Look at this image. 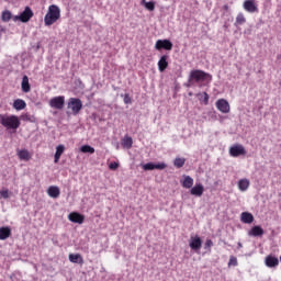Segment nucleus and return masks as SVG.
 Masks as SVG:
<instances>
[{
	"instance_id": "c9c22d12",
	"label": "nucleus",
	"mask_w": 281,
	"mask_h": 281,
	"mask_svg": "<svg viewBox=\"0 0 281 281\" xmlns=\"http://www.w3.org/2000/svg\"><path fill=\"white\" fill-rule=\"evenodd\" d=\"M237 267L238 266V260L235 256H231V259H228V267Z\"/></svg>"
},
{
	"instance_id": "a878e982",
	"label": "nucleus",
	"mask_w": 281,
	"mask_h": 281,
	"mask_svg": "<svg viewBox=\"0 0 281 281\" xmlns=\"http://www.w3.org/2000/svg\"><path fill=\"white\" fill-rule=\"evenodd\" d=\"M18 156H19V159L23 161H30L31 159V155L27 149L19 150Z\"/></svg>"
},
{
	"instance_id": "4468645a",
	"label": "nucleus",
	"mask_w": 281,
	"mask_h": 281,
	"mask_svg": "<svg viewBox=\"0 0 281 281\" xmlns=\"http://www.w3.org/2000/svg\"><path fill=\"white\" fill-rule=\"evenodd\" d=\"M244 10L250 14H254L255 12H258V7L252 0H246L244 1Z\"/></svg>"
},
{
	"instance_id": "c85d7f7f",
	"label": "nucleus",
	"mask_w": 281,
	"mask_h": 281,
	"mask_svg": "<svg viewBox=\"0 0 281 281\" xmlns=\"http://www.w3.org/2000/svg\"><path fill=\"white\" fill-rule=\"evenodd\" d=\"M11 20L13 21V15L11 11L4 10L1 14V21H3V23H9V21Z\"/></svg>"
},
{
	"instance_id": "9b49d317",
	"label": "nucleus",
	"mask_w": 281,
	"mask_h": 281,
	"mask_svg": "<svg viewBox=\"0 0 281 281\" xmlns=\"http://www.w3.org/2000/svg\"><path fill=\"white\" fill-rule=\"evenodd\" d=\"M167 168V165L165 162H158V164H154V162H148L143 165V169L144 171H154V170H165Z\"/></svg>"
},
{
	"instance_id": "6ab92c4d",
	"label": "nucleus",
	"mask_w": 281,
	"mask_h": 281,
	"mask_svg": "<svg viewBox=\"0 0 281 281\" xmlns=\"http://www.w3.org/2000/svg\"><path fill=\"white\" fill-rule=\"evenodd\" d=\"M26 102L23 99H16L13 102V109L18 112L25 110Z\"/></svg>"
},
{
	"instance_id": "473e14b6",
	"label": "nucleus",
	"mask_w": 281,
	"mask_h": 281,
	"mask_svg": "<svg viewBox=\"0 0 281 281\" xmlns=\"http://www.w3.org/2000/svg\"><path fill=\"white\" fill-rule=\"evenodd\" d=\"M80 151L82 154L93 155L95 153V149L90 145H83V146H81Z\"/></svg>"
},
{
	"instance_id": "1a4fd4ad",
	"label": "nucleus",
	"mask_w": 281,
	"mask_h": 281,
	"mask_svg": "<svg viewBox=\"0 0 281 281\" xmlns=\"http://www.w3.org/2000/svg\"><path fill=\"white\" fill-rule=\"evenodd\" d=\"M215 106H217V111L222 112V114H228L231 112L229 102L225 99L217 100Z\"/></svg>"
},
{
	"instance_id": "39448f33",
	"label": "nucleus",
	"mask_w": 281,
	"mask_h": 281,
	"mask_svg": "<svg viewBox=\"0 0 281 281\" xmlns=\"http://www.w3.org/2000/svg\"><path fill=\"white\" fill-rule=\"evenodd\" d=\"M32 16H34L32 9L30 7H26L20 15H13V21L14 23H16L18 21H21V23H29Z\"/></svg>"
},
{
	"instance_id": "423d86ee",
	"label": "nucleus",
	"mask_w": 281,
	"mask_h": 281,
	"mask_svg": "<svg viewBox=\"0 0 281 281\" xmlns=\"http://www.w3.org/2000/svg\"><path fill=\"white\" fill-rule=\"evenodd\" d=\"M49 106L54 110L61 111L65 106V97L58 95V97L52 98L49 101Z\"/></svg>"
},
{
	"instance_id": "ddd939ff",
	"label": "nucleus",
	"mask_w": 281,
	"mask_h": 281,
	"mask_svg": "<svg viewBox=\"0 0 281 281\" xmlns=\"http://www.w3.org/2000/svg\"><path fill=\"white\" fill-rule=\"evenodd\" d=\"M69 221L75 224L82 225L85 222V216L78 212H72L68 216Z\"/></svg>"
},
{
	"instance_id": "2f4dec72",
	"label": "nucleus",
	"mask_w": 281,
	"mask_h": 281,
	"mask_svg": "<svg viewBox=\"0 0 281 281\" xmlns=\"http://www.w3.org/2000/svg\"><path fill=\"white\" fill-rule=\"evenodd\" d=\"M244 23H246L244 13L237 14V18L235 19V27H238V25H244Z\"/></svg>"
},
{
	"instance_id": "4c0bfd02",
	"label": "nucleus",
	"mask_w": 281,
	"mask_h": 281,
	"mask_svg": "<svg viewBox=\"0 0 281 281\" xmlns=\"http://www.w3.org/2000/svg\"><path fill=\"white\" fill-rule=\"evenodd\" d=\"M120 167V164L116 162V161H113L109 165V169L112 170V171H115L117 170V168Z\"/></svg>"
},
{
	"instance_id": "c756f323",
	"label": "nucleus",
	"mask_w": 281,
	"mask_h": 281,
	"mask_svg": "<svg viewBox=\"0 0 281 281\" xmlns=\"http://www.w3.org/2000/svg\"><path fill=\"white\" fill-rule=\"evenodd\" d=\"M122 146L126 149H131L133 146V138L131 136H125L122 140Z\"/></svg>"
},
{
	"instance_id": "f704fd0d",
	"label": "nucleus",
	"mask_w": 281,
	"mask_h": 281,
	"mask_svg": "<svg viewBox=\"0 0 281 281\" xmlns=\"http://www.w3.org/2000/svg\"><path fill=\"white\" fill-rule=\"evenodd\" d=\"M214 246V243L212 239H206L204 243V250L211 252L212 247Z\"/></svg>"
},
{
	"instance_id": "aec40b11",
	"label": "nucleus",
	"mask_w": 281,
	"mask_h": 281,
	"mask_svg": "<svg viewBox=\"0 0 281 281\" xmlns=\"http://www.w3.org/2000/svg\"><path fill=\"white\" fill-rule=\"evenodd\" d=\"M255 221L254 215L249 212H241V223L244 224H252Z\"/></svg>"
},
{
	"instance_id": "bb28decb",
	"label": "nucleus",
	"mask_w": 281,
	"mask_h": 281,
	"mask_svg": "<svg viewBox=\"0 0 281 281\" xmlns=\"http://www.w3.org/2000/svg\"><path fill=\"white\" fill-rule=\"evenodd\" d=\"M65 151V146L64 145H58L56 147V153H55V164L59 162L60 157L63 156Z\"/></svg>"
},
{
	"instance_id": "a19ab883",
	"label": "nucleus",
	"mask_w": 281,
	"mask_h": 281,
	"mask_svg": "<svg viewBox=\"0 0 281 281\" xmlns=\"http://www.w3.org/2000/svg\"><path fill=\"white\" fill-rule=\"evenodd\" d=\"M4 114H0V125H3Z\"/></svg>"
},
{
	"instance_id": "37998d69",
	"label": "nucleus",
	"mask_w": 281,
	"mask_h": 281,
	"mask_svg": "<svg viewBox=\"0 0 281 281\" xmlns=\"http://www.w3.org/2000/svg\"><path fill=\"white\" fill-rule=\"evenodd\" d=\"M279 260H280V262H281V256L279 257Z\"/></svg>"
},
{
	"instance_id": "2eb2a0df",
	"label": "nucleus",
	"mask_w": 281,
	"mask_h": 281,
	"mask_svg": "<svg viewBox=\"0 0 281 281\" xmlns=\"http://www.w3.org/2000/svg\"><path fill=\"white\" fill-rule=\"evenodd\" d=\"M263 235H265V231L259 225L252 226V228H250V232H248V236L250 237H261Z\"/></svg>"
},
{
	"instance_id": "72a5a7b5",
	"label": "nucleus",
	"mask_w": 281,
	"mask_h": 281,
	"mask_svg": "<svg viewBox=\"0 0 281 281\" xmlns=\"http://www.w3.org/2000/svg\"><path fill=\"white\" fill-rule=\"evenodd\" d=\"M198 97L200 98V101L204 103V105H207L210 102V95L207 92L198 93Z\"/></svg>"
},
{
	"instance_id": "7ed1b4c3",
	"label": "nucleus",
	"mask_w": 281,
	"mask_h": 281,
	"mask_svg": "<svg viewBox=\"0 0 281 281\" xmlns=\"http://www.w3.org/2000/svg\"><path fill=\"white\" fill-rule=\"evenodd\" d=\"M2 126L8 131H18L21 126V121L16 115L4 114Z\"/></svg>"
},
{
	"instance_id": "20e7f679",
	"label": "nucleus",
	"mask_w": 281,
	"mask_h": 281,
	"mask_svg": "<svg viewBox=\"0 0 281 281\" xmlns=\"http://www.w3.org/2000/svg\"><path fill=\"white\" fill-rule=\"evenodd\" d=\"M83 104L82 101L78 98H70L68 102V110L71 111L74 116H77L82 110Z\"/></svg>"
},
{
	"instance_id": "393cba45",
	"label": "nucleus",
	"mask_w": 281,
	"mask_h": 281,
	"mask_svg": "<svg viewBox=\"0 0 281 281\" xmlns=\"http://www.w3.org/2000/svg\"><path fill=\"white\" fill-rule=\"evenodd\" d=\"M249 186H250V181L248 179H241L239 180V183H237V187L241 192H246L249 189Z\"/></svg>"
},
{
	"instance_id": "7c9ffc66",
	"label": "nucleus",
	"mask_w": 281,
	"mask_h": 281,
	"mask_svg": "<svg viewBox=\"0 0 281 281\" xmlns=\"http://www.w3.org/2000/svg\"><path fill=\"white\" fill-rule=\"evenodd\" d=\"M184 165H186V158L176 157V159H173V167H176L177 169L183 168Z\"/></svg>"
},
{
	"instance_id": "e433bc0d",
	"label": "nucleus",
	"mask_w": 281,
	"mask_h": 281,
	"mask_svg": "<svg viewBox=\"0 0 281 281\" xmlns=\"http://www.w3.org/2000/svg\"><path fill=\"white\" fill-rule=\"evenodd\" d=\"M9 196H10V195H9V190H8V189L0 191V198H1V199L8 200Z\"/></svg>"
},
{
	"instance_id": "f03ea898",
	"label": "nucleus",
	"mask_w": 281,
	"mask_h": 281,
	"mask_svg": "<svg viewBox=\"0 0 281 281\" xmlns=\"http://www.w3.org/2000/svg\"><path fill=\"white\" fill-rule=\"evenodd\" d=\"M60 19V8L56 4H52L48 8V12L44 18V23L47 27L54 25Z\"/></svg>"
},
{
	"instance_id": "f257e3e1",
	"label": "nucleus",
	"mask_w": 281,
	"mask_h": 281,
	"mask_svg": "<svg viewBox=\"0 0 281 281\" xmlns=\"http://www.w3.org/2000/svg\"><path fill=\"white\" fill-rule=\"evenodd\" d=\"M193 82H212V76L203 70H191L188 87H191Z\"/></svg>"
},
{
	"instance_id": "b1692460",
	"label": "nucleus",
	"mask_w": 281,
	"mask_h": 281,
	"mask_svg": "<svg viewBox=\"0 0 281 281\" xmlns=\"http://www.w3.org/2000/svg\"><path fill=\"white\" fill-rule=\"evenodd\" d=\"M194 184V179L190 176H184V180H182V188L192 189Z\"/></svg>"
},
{
	"instance_id": "6e6552de",
	"label": "nucleus",
	"mask_w": 281,
	"mask_h": 281,
	"mask_svg": "<svg viewBox=\"0 0 281 281\" xmlns=\"http://www.w3.org/2000/svg\"><path fill=\"white\" fill-rule=\"evenodd\" d=\"M202 244L203 241L199 235L191 236V238H189V248L195 252L201 250Z\"/></svg>"
},
{
	"instance_id": "58836bf2",
	"label": "nucleus",
	"mask_w": 281,
	"mask_h": 281,
	"mask_svg": "<svg viewBox=\"0 0 281 281\" xmlns=\"http://www.w3.org/2000/svg\"><path fill=\"white\" fill-rule=\"evenodd\" d=\"M23 121H24V122H31V123H33V116L30 115V114H24V115H23Z\"/></svg>"
},
{
	"instance_id": "9d476101",
	"label": "nucleus",
	"mask_w": 281,
	"mask_h": 281,
	"mask_svg": "<svg viewBox=\"0 0 281 281\" xmlns=\"http://www.w3.org/2000/svg\"><path fill=\"white\" fill-rule=\"evenodd\" d=\"M156 49H167V52H171L173 44L170 40H158L156 41V45L154 46Z\"/></svg>"
},
{
	"instance_id": "0eeeda50",
	"label": "nucleus",
	"mask_w": 281,
	"mask_h": 281,
	"mask_svg": "<svg viewBox=\"0 0 281 281\" xmlns=\"http://www.w3.org/2000/svg\"><path fill=\"white\" fill-rule=\"evenodd\" d=\"M228 154L233 158H238L240 156H245L247 154L245 147L240 144L231 146V150H228Z\"/></svg>"
},
{
	"instance_id": "4be33fe9",
	"label": "nucleus",
	"mask_w": 281,
	"mask_h": 281,
	"mask_svg": "<svg viewBox=\"0 0 281 281\" xmlns=\"http://www.w3.org/2000/svg\"><path fill=\"white\" fill-rule=\"evenodd\" d=\"M69 260L71 263H75V265H83V258L80 254H70Z\"/></svg>"
},
{
	"instance_id": "f3484780",
	"label": "nucleus",
	"mask_w": 281,
	"mask_h": 281,
	"mask_svg": "<svg viewBox=\"0 0 281 281\" xmlns=\"http://www.w3.org/2000/svg\"><path fill=\"white\" fill-rule=\"evenodd\" d=\"M167 67H168V56L162 55L160 57V60H158V71L162 74L164 71H166Z\"/></svg>"
},
{
	"instance_id": "412c9836",
	"label": "nucleus",
	"mask_w": 281,
	"mask_h": 281,
	"mask_svg": "<svg viewBox=\"0 0 281 281\" xmlns=\"http://www.w3.org/2000/svg\"><path fill=\"white\" fill-rule=\"evenodd\" d=\"M21 87H22L23 93H30L31 85H30V79H29V77L26 75L23 76Z\"/></svg>"
},
{
	"instance_id": "f8f14e48",
	"label": "nucleus",
	"mask_w": 281,
	"mask_h": 281,
	"mask_svg": "<svg viewBox=\"0 0 281 281\" xmlns=\"http://www.w3.org/2000/svg\"><path fill=\"white\" fill-rule=\"evenodd\" d=\"M265 266L269 269L279 267V259L276 256L268 255L265 258Z\"/></svg>"
},
{
	"instance_id": "5701e85b",
	"label": "nucleus",
	"mask_w": 281,
	"mask_h": 281,
	"mask_svg": "<svg viewBox=\"0 0 281 281\" xmlns=\"http://www.w3.org/2000/svg\"><path fill=\"white\" fill-rule=\"evenodd\" d=\"M11 236V228L5 226L0 228V240H7Z\"/></svg>"
},
{
	"instance_id": "dca6fc26",
	"label": "nucleus",
	"mask_w": 281,
	"mask_h": 281,
	"mask_svg": "<svg viewBox=\"0 0 281 281\" xmlns=\"http://www.w3.org/2000/svg\"><path fill=\"white\" fill-rule=\"evenodd\" d=\"M203 192L204 187L202 183H196L195 186H193V188H191V195L193 196L201 198L203 195Z\"/></svg>"
},
{
	"instance_id": "cd10ccee",
	"label": "nucleus",
	"mask_w": 281,
	"mask_h": 281,
	"mask_svg": "<svg viewBox=\"0 0 281 281\" xmlns=\"http://www.w3.org/2000/svg\"><path fill=\"white\" fill-rule=\"evenodd\" d=\"M140 5H144V8H146V10H148L149 12H154L156 2L155 1L147 2L146 0H142Z\"/></svg>"
},
{
	"instance_id": "a211bd4d",
	"label": "nucleus",
	"mask_w": 281,
	"mask_h": 281,
	"mask_svg": "<svg viewBox=\"0 0 281 281\" xmlns=\"http://www.w3.org/2000/svg\"><path fill=\"white\" fill-rule=\"evenodd\" d=\"M47 194L52 199H58L60 196V189L56 186H52L48 188Z\"/></svg>"
},
{
	"instance_id": "79ce46f5",
	"label": "nucleus",
	"mask_w": 281,
	"mask_h": 281,
	"mask_svg": "<svg viewBox=\"0 0 281 281\" xmlns=\"http://www.w3.org/2000/svg\"><path fill=\"white\" fill-rule=\"evenodd\" d=\"M237 248L238 249H241L243 248V244L239 241V243H237Z\"/></svg>"
},
{
	"instance_id": "ea45409f",
	"label": "nucleus",
	"mask_w": 281,
	"mask_h": 281,
	"mask_svg": "<svg viewBox=\"0 0 281 281\" xmlns=\"http://www.w3.org/2000/svg\"><path fill=\"white\" fill-rule=\"evenodd\" d=\"M124 102H125V104H131V103H132V98L130 97L128 93H126V94L124 95Z\"/></svg>"
}]
</instances>
